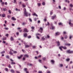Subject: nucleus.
Wrapping results in <instances>:
<instances>
[{"mask_svg":"<svg viewBox=\"0 0 73 73\" xmlns=\"http://www.w3.org/2000/svg\"><path fill=\"white\" fill-rule=\"evenodd\" d=\"M29 45H25L26 48H28V47H29Z\"/></svg>","mask_w":73,"mask_h":73,"instance_id":"obj_32","label":"nucleus"},{"mask_svg":"<svg viewBox=\"0 0 73 73\" xmlns=\"http://www.w3.org/2000/svg\"><path fill=\"white\" fill-rule=\"evenodd\" d=\"M8 67H9V68H12V67L11 66V65L10 64L9 65Z\"/></svg>","mask_w":73,"mask_h":73,"instance_id":"obj_28","label":"nucleus"},{"mask_svg":"<svg viewBox=\"0 0 73 73\" xmlns=\"http://www.w3.org/2000/svg\"><path fill=\"white\" fill-rule=\"evenodd\" d=\"M45 37L43 36V37L42 38V40H45V38H44Z\"/></svg>","mask_w":73,"mask_h":73,"instance_id":"obj_27","label":"nucleus"},{"mask_svg":"<svg viewBox=\"0 0 73 73\" xmlns=\"http://www.w3.org/2000/svg\"><path fill=\"white\" fill-rule=\"evenodd\" d=\"M1 4H2L3 5L4 4V2H2Z\"/></svg>","mask_w":73,"mask_h":73,"instance_id":"obj_60","label":"nucleus"},{"mask_svg":"<svg viewBox=\"0 0 73 73\" xmlns=\"http://www.w3.org/2000/svg\"><path fill=\"white\" fill-rule=\"evenodd\" d=\"M39 73H42V71H39L38 72Z\"/></svg>","mask_w":73,"mask_h":73,"instance_id":"obj_64","label":"nucleus"},{"mask_svg":"<svg viewBox=\"0 0 73 73\" xmlns=\"http://www.w3.org/2000/svg\"><path fill=\"white\" fill-rule=\"evenodd\" d=\"M31 28L32 29H35V27H31Z\"/></svg>","mask_w":73,"mask_h":73,"instance_id":"obj_52","label":"nucleus"},{"mask_svg":"<svg viewBox=\"0 0 73 73\" xmlns=\"http://www.w3.org/2000/svg\"><path fill=\"white\" fill-rule=\"evenodd\" d=\"M58 24L59 25H62V23H58Z\"/></svg>","mask_w":73,"mask_h":73,"instance_id":"obj_45","label":"nucleus"},{"mask_svg":"<svg viewBox=\"0 0 73 73\" xmlns=\"http://www.w3.org/2000/svg\"><path fill=\"white\" fill-rule=\"evenodd\" d=\"M10 60H11V61H12V62L11 63V64H16V63H15V62H13V60H12V59H11Z\"/></svg>","mask_w":73,"mask_h":73,"instance_id":"obj_6","label":"nucleus"},{"mask_svg":"<svg viewBox=\"0 0 73 73\" xmlns=\"http://www.w3.org/2000/svg\"><path fill=\"white\" fill-rule=\"evenodd\" d=\"M38 61L39 62H41V60H39Z\"/></svg>","mask_w":73,"mask_h":73,"instance_id":"obj_55","label":"nucleus"},{"mask_svg":"<svg viewBox=\"0 0 73 73\" xmlns=\"http://www.w3.org/2000/svg\"><path fill=\"white\" fill-rule=\"evenodd\" d=\"M13 52L14 53H17V51H15Z\"/></svg>","mask_w":73,"mask_h":73,"instance_id":"obj_44","label":"nucleus"},{"mask_svg":"<svg viewBox=\"0 0 73 73\" xmlns=\"http://www.w3.org/2000/svg\"><path fill=\"white\" fill-rule=\"evenodd\" d=\"M4 29H6V30H8V28L6 27V28H4Z\"/></svg>","mask_w":73,"mask_h":73,"instance_id":"obj_47","label":"nucleus"},{"mask_svg":"<svg viewBox=\"0 0 73 73\" xmlns=\"http://www.w3.org/2000/svg\"><path fill=\"white\" fill-rule=\"evenodd\" d=\"M45 4V2H43L42 3V5H44Z\"/></svg>","mask_w":73,"mask_h":73,"instance_id":"obj_31","label":"nucleus"},{"mask_svg":"<svg viewBox=\"0 0 73 73\" xmlns=\"http://www.w3.org/2000/svg\"><path fill=\"white\" fill-rule=\"evenodd\" d=\"M47 24H46V26H47V25H50V24H49V22H47Z\"/></svg>","mask_w":73,"mask_h":73,"instance_id":"obj_33","label":"nucleus"},{"mask_svg":"<svg viewBox=\"0 0 73 73\" xmlns=\"http://www.w3.org/2000/svg\"><path fill=\"white\" fill-rule=\"evenodd\" d=\"M33 48L34 49L35 48H36V46H32Z\"/></svg>","mask_w":73,"mask_h":73,"instance_id":"obj_48","label":"nucleus"},{"mask_svg":"<svg viewBox=\"0 0 73 73\" xmlns=\"http://www.w3.org/2000/svg\"><path fill=\"white\" fill-rule=\"evenodd\" d=\"M24 56L25 57V58H26V57H28V55H27V54H26V55H25Z\"/></svg>","mask_w":73,"mask_h":73,"instance_id":"obj_17","label":"nucleus"},{"mask_svg":"<svg viewBox=\"0 0 73 73\" xmlns=\"http://www.w3.org/2000/svg\"><path fill=\"white\" fill-rule=\"evenodd\" d=\"M42 59L43 60H45V59H46V58H42Z\"/></svg>","mask_w":73,"mask_h":73,"instance_id":"obj_53","label":"nucleus"},{"mask_svg":"<svg viewBox=\"0 0 73 73\" xmlns=\"http://www.w3.org/2000/svg\"><path fill=\"white\" fill-rule=\"evenodd\" d=\"M11 73H15V71H14V70H11Z\"/></svg>","mask_w":73,"mask_h":73,"instance_id":"obj_15","label":"nucleus"},{"mask_svg":"<svg viewBox=\"0 0 73 73\" xmlns=\"http://www.w3.org/2000/svg\"><path fill=\"white\" fill-rule=\"evenodd\" d=\"M60 66L61 67H62V66H63V65L62 64H60Z\"/></svg>","mask_w":73,"mask_h":73,"instance_id":"obj_43","label":"nucleus"},{"mask_svg":"<svg viewBox=\"0 0 73 73\" xmlns=\"http://www.w3.org/2000/svg\"><path fill=\"white\" fill-rule=\"evenodd\" d=\"M55 16H52L51 17L52 19V20L54 19V17H55Z\"/></svg>","mask_w":73,"mask_h":73,"instance_id":"obj_16","label":"nucleus"},{"mask_svg":"<svg viewBox=\"0 0 73 73\" xmlns=\"http://www.w3.org/2000/svg\"><path fill=\"white\" fill-rule=\"evenodd\" d=\"M25 24H26V23H23L22 24V25H24Z\"/></svg>","mask_w":73,"mask_h":73,"instance_id":"obj_40","label":"nucleus"},{"mask_svg":"<svg viewBox=\"0 0 73 73\" xmlns=\"http://www.w3.org/2000/svg\"><path fill=\"white\" fill-rule=\"evenodd\" d=\"M5 51H3L1 52V54H3V53H5Z\"/></svg>","mask_w":73,"mask_h":73,"instance_id":"obj_18","label":"nucleus"},{"mask_svg":"<svg viewBox=\"0 0 73 73\" xmlns=\"http://www.w3.org/2000/svg\"><path fill=\"white\" fill-rule=\"evenodd\" d=\"M33 16H35L36 17H38V15H37L35 13H34L33 14Z\"/></svg>","mask_w":73,"mask_h":73,"instance_id":"obj_8","label":"nucleus"},{"mask_svg":"<svg viewBox=\"0 0 73 73\" xmlns=\"http://www.w3.org/2000/svg\"><path fill=\"white\" fill-rule=\"evenodd\" d=\"M51 62L52 64H53L54 63V61L53 60H51Z\"/></svg>","mask_w":73,"mask_h":73,"instance_id":"obj_10","label":"nucleus"},{"mask_svg":"<svg viewBox=\"0 0 73 73\" xmlns=\"http://www.w3.org/2000/svg\"><path fill=\"white\" fill-rule=\"evenodd\" d=\"M2 16L3 17H4L5 16V14H2Z\"/></svg>","mask_w":73,"mask_h":73,"instance_id":"obj_11","label":"nucleus"},{"mask_svg":"<svg viewBox=\"0 0 73 73\" xmlns=\"http://www.w3.org/2000/svg\"><path fill=\"white\" fill-rule=\"evenodd\" d=\"M24 37H26L27 36V34L25 33L24 35Z\"/></svg>","mask_w":73,"mask_h":73,"instance_id":"obj_20","label":"nucleus"},{"mask_svg":"<svg viewBox=\"0 0 73 73\" xmlns=\"http://www.w3.org/2000/svg\"><path fill=\"white\" fill-rule=\"evenodd\" d=\"M70 44H65V45L66 46H70Z\"/></svg>","mask_w":73,"mask_h":73,"instance_id":"obj_13","label":"nucleus"},{"mask_svg":"<svg viewBox=\"0 0 73 73\" xmlns=\"http://www.w3.org/2000/svg\"><path fill=\"white\" fill-rule=\"evenodd\" d=\"M59 49H60V50H61V51H62V49H61V47H59Z\"/></svg>","mask_w":73,"mask_h":73,"instance_id":"obj_54","label":"nucleus"},{"mask_svg":"<svg viewBox=\"0 0 73 73\" xmlns=\"http://www.w3.org/2000/svg\"><path fill=\"white\" fill-rule=\"evenodd\" d=\"M52 14H53V12H50V15H52Z\"/></svg>","mask_w":73,"mask_h":73,"instance_id":"obj_62","label":"nucleus"},{"mask_svg":"<svg viewBox=\"0 0 73 73\" xmlns=\"http://www.w3.org/2000/svg\"><path fill=\"white\" fill-rule=\"evenodd\" d=\"M58 7H59V9H61V6H59Z\"/></svg>","mask_w":73,"mask_h":73,"instance_id":"obj_63","label":"nucleus"},{"mask_svg":"<svg viewBox=\"0 0 73 73\" xmlns=\"http://www.w3.org/2000/svg\"><path fill=\"white\" fill-rule=\"evenodd\" d=\"M7 39V38L5 37L3 38V40H5Z\"/></svg>","mask_w":73,"mask_h":73,"instance_id":"obj_26","label":"nucleus"},{"mask_svg":"<svg viewBox=\"0 0 73 73\" xmlns=\"http://www.w3.org/2000/svg\"><path fill=\"white\" fill-rule=\"evenodd\" d=\"M37 4H38V6H40V5H41V3H38Z\"/></svg>","mask_w":73,"mask_h":73,"instance_id":"obj_37","label":"nucleus"},{"mask_svg":"<svg viewBox=\"0 0 73 73\" xmlns=\"http://www.w3.org/2000/svg\"><path fill=\"white\" fill-rule=\"evenodd\" d=\"M57 44H58V46H59V45H60V42H57Z\"/></svg>","mask_w":73,"mask_h":73,"instance_id":"obj_29","label":"nucleus"},{"mask_svg":"<svg viewBox=\"0 0 73 73\" xmlns=\"http://www.w3.org/2000/svg\"><path fill=\"white\" fill-rule=\"evenodd\" d=\"M22 51L23 52H25V50L24 49H22Z\"/></svg>","mask_w":73,"mask_h":73,"instance_id":"obj_38","label":"nucleus"},{"mask_svg":"<svg viewBox=\"0 0 73 73\" xmlns=\"http://www.w3.org/2000/svg\"><path fill=\"white\" fill-rule=\"evenodd\" d=\"M16 73H20V72H19V71H16Z\"/></svg>","mask_w":73,"mask_h":73,"instance_id":"obj_57","label":"nucleus"},{"mask_svg":"<svg viewBox=\"0 0 73 73\" xmlns=\"http://www.w3.org/2000/svg\"><path fill=\"white\" fill-rule=\"evenodd\" d=\"M40 29L41 30V31H40V33H42V31L43 30V29H42V28L40 27Z\"/></svg>","mask_w":73,"mask_h":73,"instance_id":"obj_9","label":"nucleus"},{"mask_svg":"<svg viewBox=\"0 0 73 73\" xmlns=\"http://www.w3.org/2000/svg\"><path fill=\"white\" fill-rule=\"evenodd\" d=\"M9 35L8 34H6V37H8V36Z\"/></svg>","mask_w":73,"mask_h":73,"instance_id":"obj_56","label":"nucleus"},{"mask_svg":"<svg viewBox=\"0 0 73 73\" xmlns=\"http://www.w3.org/2000/svg\"><path fill=\"white\" fill-rule=\"evenodd\" d=\"M50 38V36H49L48 35H47V38Z\"/></svg>","mask_w":73,"mask_h":73,"instance_id":"obj_42","label":"nucleus"},{"mask_svg":"<svg viewBox=\"0 0 73 73\" xmlns=\"http://www.w3.org/2000/svg\"><path fill=\"white\" fill-rule=\"evenodd\" d=\"M3 9L4 11H6L7 10L6 8H3Z\"/></svg>","mask_w":73,"mask_h":73,"instance_id":"obj_25","label":"nucleus"},{"mask_svg":"<svg viewBox=\"0 0 73 73\" xmlns=\"http://www.w3.org/2000/svg\"><path fill=\"white\" fill-rule=\"evenodd\" d=\"M40 35V34L39 33H38L36 34V37L37 38H38V39H40V37H39V36H38V35Z\"/></svg>","mask_w":73,"mask_h":73,"instance_id":"obj_5","label":"nucleus"},{"mask_svg":"<svg viewBox=\"0 0 73 73\" xmlns=\"http://www.w3.org/2000/svg\"><path fill=\"white\" fill-rule=\"evenodd\" d=\"M25 58L24 56L23 58V60H25Z\"/></svg>","mask_w":73,"mask_h":73,"instance_id":"obj_58","label":"nucleus"},{"mask_svg":"<svg viewBox=\"0 0 73 73\" xmlns=\"http://www.w3.org/2000/svg\"><path fill=\"white\" fill-rule=\"evenodd\" d=\"M7 17L8 18V19H10L11 18V16H10V15H8Z\"/></svg>","mask_w":73,"mask_h":73,"instance_id":"obj_36","label":"nucleus"},{"mask_svg":"<svg viewBox=\"0 0 73 73\" xmlns=\"http://www.w3.org/2000/svg\"><path fill=\"white\" fill-rule=\"evenodd\" d=\"M62 48H63L64 49H67L66 47H63L62 46Z\"/></svg>","mask_w":73,"mask_h":73,"instance_id":"obj_22","label":"nucleus"},{"mask_svg":"<svg viewBox=\"0 0 73 73\" xmlns=\"http://www.w3.org/2000/svg\"><path fill=\"white\" fill-rule=\"evenodd\" d=\"M28 38H31V36H28Z\"/></svg>","mask_w":73,"mask_h":73,"instance_id":"obj_49","label":"nucleus"},{"mask_svg":"<svg viewBox=\"0 0 73 73\" xmlns=\"http://www.w3.org/2000/svg\"><path fill=\"white\" fill-rule=\"evenodd\" d=\"M10 40L11 41H13V37H11V38Z\"/></svg>","mask_w":73,"mask_h":73,"instance_id":"obj_21","label":"nucleus"},{"mask_svg":"<svg viewBox=\"0 0 73 73\" xmlns=\"http://www.w3.org/2000/svg\"><path fill=\"white\" fill-rule=\"evenodd\" d=\"M23 32H29V31L28 30V29H27L25 28L24 29Z\"/></svg>","mask_w":73,"mask_h":73,"instance_id":"obj_3","label":"nucleus"},{"mask_svg":"<svg viewBox=\"0 0 73 73\" xmlns=\"http://www.w3.org/2000/svg\"><path fill=\"white\" fill-rule=\"evenodd\" d=\"M2 56H4V54H2Z\"/></svg>","mask_w":73,"mask_h":73,"instance_id":"obj_61","label":"nucleus"},{"mask_svg":"<svg viewBox=\"0 0 73 73\" xmlns=\"http://www.w3.org/2000/svg\"><path fill=\"white\" fill-rule=\"evenodd\" d=\"M9 13H12V12H11V11L10 10H9Z\"/></svg>","mask_w":73,"mask_h":73,"instance_id":"obj_46","label":"nucleus"},{"mask_svg":"<svg viewBox=\"0 0 73 73\" xmlns=\"http://www.w3.org/2000/svg\"><path fill=\"white\" fill-rule=\"evenodd\" d=\"M11 19H12L13 20H16V19L14 17H12Z\"/></svg>","mask_w":73,"mask_h":73,"instance_id":"obj_14","label":"nucleus"},{"mask_svg":"<svg viewBox=\"0 0 73 73\" xmlns=\"http://www.w3.org/2000/svg\"><path fill=\"white\" fill-rule=\"evenodd\" d=\"M22 6L23 8H24V7H25V5L24 4H23L22 5Z\"/></svg>","mask_w":73,"mask_h":73,"instance_id":"obj_30","label":"nucleus"},{"mask_svg":"<svg viewBox=\"0 0 73 73\" xmlns=\"http://www.w3.org/2000/svg\"><path fill=\"white\" fill-rule=\"evenodd\" d=\"M60 35V33L57 32L56 33V35Z\"/></svg>","mask_w":73,"mask_h":73,"instance_id":"obj_19","label":"nucleus"},{"mask_svg":"<svg viewBox=\"0 0 73 73\" xmlns=\"http://www.w3.org/2000/svg\"><path fill=\"white\" fill-rule=\"evenodd\" d=\"M23 55H21L20 56H18L17 58H18V59H20V58H21V57H23Z\"/></svg>","mask_w":73,"mask_h":73,"instance_id":"obj_7","label":"nucleus"},{"mask_svg":"<svg viewBox=\"0 0 73 73\" xmlns=\"http://www.w3.org/2000/svg\"><path fill=\"white\" fill-rule=\"evenodd\" d=\"M6 58H9V56L7 55L6 56Z\"/></svg>","mask_w":73,"mask_h":73,"instance_id":"obj_35","label":"nucleus"},{"mask_svg":"<svg viewBox=\"0 0 73 73\" xmlns=\"http://www.w3.org/2000/svg\"><path fill=\"white\" fill-rule=\"evenodd\" d=\"M52 29H54V27L53 26H52Z\"/></svg>","mask_w":73,"mask_h":73,"instance_id":"obj_34","label":"nucleus"},{"mask_svg":"<svg viewBox=\"0 0 73 73\" xmlns=\"http://www.w3.org/2000/svg\"><path fill=\"white\" fill-rule=\"evenodd\" d=\"M5 70L6 72H8V69L7 68H5Z\"/></svg>","mask_w":73,"mask_h":73,"instance_id":"obj_24","label":"nucleus"},{"mask_svg":"<svg viewBox=\"0 0 73 73\" xmlns=\"http://www.w3.org/2000/svg\"><path fill=\"white\" fill-rule=\"evenodd\" d=\"M24 70L25 71V72H26L27 71V68H25L24 69Z\"/></svg>","mask_w":73,"mask_h":73,"instance_id":"obj_39","label":"nucleus"},{"mask_svg":"<svg viewBox=\"0 0 73 73\" xmlns=\"http://www.w3.org/2000/svg\"><path fill=\"white\" fill-rule=\"evenodd\" d=\"M9 54L11 55H13V53L11 51H10L9 52Z\"/></svg>","mask_w":73,"mask_h":73,"instance_id":"obj_23","label":"nucleus"},{"mask_svg":"<svg viewBox=\"0 0 73 73\" xmlns=\"http://www.w3.org/2000/svg\"><path fill=\"white\" fill-rule=\"evenodd\" d=\"M71 21V20H70L69 22V25H70L71 27H73V24L71 23V22H70Z\"/></svg>","mask_w":73,"mask_h":73,"instance_id":"obj_2","label":"nucleus"},{"mask_svg":"<svg viewBox=\"0 0 73 73\" xmlns=\"http://www.w3.org/2000/svg\"><path fill=\"white\" fill-rule=\"evenodd\" d=\"M68 37V36H65L64 37V38H67Z\"/></svg>","mask_w":73,"mask_h":73,"instance_id":"obj_50","label":"nucleus"},{"mask_svg":"<svg viewBox=\"0 0 73 73\" xmlns=\"http://www.w3.org/2000/svg\"><path fill=\"white\" fill-rule=\"evenodd\" d=\"M70 59H69V58H68L66 59V61H69Z\"/></svg>","mask_w":73,"mask_h":73,"instance_id":"obj_41","label":"nucleus"},{"mask_svg":"<svg viewBox=\"0 0 73 73\" xmlns=\"http://www.w3.org/2000/svg\"><path fill=\"white\" fill-rule=\"evenodd\" d=\"M24 16H26V17H28V16H30V14L28 13L27 12L24 13Z\"/></svg>","mask_w":73,"mask_h":73,"instance_id":"obj_1","label":"nucleus"},{"mask_svg":"<svg viewBox=\"0 0 73 73\" xmlns=\"http://www.w3.org/2000/svg\"><path fill=\"white\" fill-rule=\"evenodd\" d=\"M70 7H73V5H72V4H70Z\"/></svg>","mask_w":73,"mask_h":73,"instance_id":"obj_51","label":"nucleus"},{"mask_svg":"<svg viewBox=\"0 0 73 73\" xmlns=\"http://www.w3.org/2000/svg\"><path fill=\"white\" fill-rule=\"evenodd\" d=\"M67 52L68 53H73V51H70V50H68L67 51Z\"/></svg>","mask_w":73,"mask_h":73,"instance_id":"obj_4","label":"nucleus"},{"mask_svg":"<svg viewBox=\"0 0 73 73\" xmlns=\"http://www.w3.org/2000/svg\"><path fill=\"white\" fill-rule=\"evenodd\" d=\"M29 20L30 21H31V22H32V19H31V18L29 19Z\"/></svg>","mask_w":73,"mask_h":73,"instance_id":"obj_59","label":"nucleus"},{"mask_svg":"<svg viewBox=\"0 0 73 73\" xmlns=\"http://www.w3.org/2000/svg\"><path fill=\"white\" fill-rule=\"evenodd\" d=\"M23 11H24V13H25L26 12H27V10L25 8L23 9Z\"/></svg>","mask_w":73,"mask_h":73,"instance_id":"obj_12","label":"nucleus"}]
</instances>
